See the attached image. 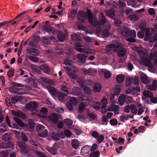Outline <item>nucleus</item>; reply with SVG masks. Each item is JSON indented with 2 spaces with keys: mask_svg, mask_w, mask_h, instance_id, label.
Listing matches in <instances>:
<instances>
[{
  "mask_svg": "<svg viewBox=\"0 0 157 157\" xmlns=\"http://www.w3.org/2000/svg\"><path fill=\"white\" fill-rule=\"evenodd\" d=\"M87 17L89 23L92 25H106L108 26L109 25L108 21L106 19L104 14L103 13H100L99 15V21H94V18H93V16L90 10H87Z\"/></svg>",
  "mask_w": 157,
  "mask_h": 157,
  "instance_id": "f257e3e1",
  "label": "nucleus"
},
{
  "mask_svg": "<svg viewBox=\"0 0 157 157\" xmlns=\"http://www.w3.org/2000/svg\"><path fill=\"white\" fill-rule=\"evenodd\" d=\"M105 50L108 51H110L112 50L115 52H117L118 56L119 57L124 56L126 53V50L123 48L122 44L120 42L116 44L111 43L106 46Z\"/></svg>",
  "mask_w": 157,
  "mask_h": 157,
  "instance_id": "f03ea898",
  "label": "nucleus"
},
{
  "mask_svg": "<svg viewBox=\"0 0 157 157\" xmlns=\"http://www.w3.org/2000/svg\"><path fill=\"white\" fill-rule=\"evenodd\" d=\"M124 33V36L127 41L132 43L136 42V33L134 30H129L127 27H124L122 28L121 32L122 34Z\"/></svg>",
  "mask_w": 157,
  "mask_h": 157,
  "instance_id": "7ed1b4c3",
  "label": "nucleus"
},
{
  "mask_svg": "<svg viewBox=\"0 0 157 157\" xmlns=\"http://www.w3.org/2000/svg\"><path fill=\"white\" fill-rule=\"evenodd\" d=\"M36 130L38 132L39 136L43 137H45L47 136L48 132L45 127L41 124L37 125L36 127Z\"/></svg>",
  "mask_w": 157,
  "mask_h": 157,
  "instance_id": "20e7f679",
  "label": "nucleus"
},
{
  "mask_svg": "<svg viewBox=\"0 0 157 157\" xmlns=\"http://www.w3.org/2000/svg\"><path fill=\"white\" fill-rule=\"evenodd\" d=\"M87 16L86 14L83 11H79L77 14V19L79 23H84Z\"/></svg>",
  "mask_w": 157,
  "mask_h": 157,
  "instance_id": "39448f33",
  "label": "nucleus"
},
{
  "mask_svg": "<svg viewBox=\"0 0 157 157\" xmlns=\"http://www.w3.org/2000/svg\"><path fill=\"white\" fill-rule=\"evenodd\" d=\"M139 74L141 75V81L145 84L148 83L149 81L148 80V77L146 75L141 71H139Z\"/></svg>",
  "mask_w": 157,
  "mask_h": 157,
  "instance_id": "423d86ee",
  "label": "nucleus"
},
{
  "mask_svg": "<svg viewBox=\"0 0 157 157\" xmlns=\"http://www.w3.org/2000/svg\"><path fill=\"white\" fill-rule=\"evenodd\" d=\"M38 105V104L36 102L32 101L27 104L25 107L29 109H34L37 107Z\"/></svg>",
  "mask_w": 157,
  "mask_h": 157,
  "instance_id": "0eeeda50",
  "label": "nucleus"
},
{
  "mask_svg": "<svg viewBox=\"0 0 157 157\" xmlns=\"http://www.w3.org/2000/svg\"><path fill=\"white\" fill-rule=\"evenodd\" d=\"M83 72L86 75H94L97 72V71L94 69L90 68L88 69H84Z\"/></svg>",
  "mask_w": 157,
  "mask_h": 157,
  "instance_id": "6e6552de",
  "label": "nucleus"
},
{
  "mask_svg": "<svg viewBox=\"0 0 157 157\" xmlns=\"http://www.w3.org/2000/svg\"><path fill=\"white\" fill-rule=\"evenodd\" d=\"M40 69L42 70L44 73L49 74L50 69L48 66L46 64H43L40 66Z\"/></svg>",
  "mask_w": 157,
  "mask_h": 157,
  "instance_id": "1a4fd4ad",
  "label": "nucleus"
},
{
  "mask_svg": "<svg viewBox=\"0 0 157 157\" xmlns=\"http://www.w3.org/2000/svg\"><path fill=\"white\" fill-rule=\"evenodd\" d=\"M18 146L22 149V151L24 153H27L28 151L27 149V145L24 142H19L18 143Z\"/></svg>",
  "mask_w": 157,
  "mask_h": 157,
  "instance_id": "9d476101",
  "label": "nucleus"
},
{
  "mask_svg": "<svg viewBox=\"0 0 157 157\" xmlns=\"http://www.w3.org/2000/svg\"><path fill=\"white\" fill-rule=\"evenodd\" d=\"M77 57L79 62L81 63V64H84L86 58V56L84 54H78Z\"/></svg>",
  "mask_w": 157,
  "mask_h": 157,
  "instance_id": "9b49d317",
  "label": "nucleus"
},
{
  "mask_svg": "<svg viewBox=\"0 0 157 157\" xmlns=\"http://www.w3.org/2000/svg\"><path fill=\"white\" fill-rule=\"evenodd\" d=\"M110 28V26L108 25L105 29H104L102 32V35L103 38H107L109 35V30Z\"/></svg>",
  "mask_w": 157,
  "mask_h": 157,
  "instance_id": "f8f14e48",
  "label": "nucleus"
},
{
  "mask_svg": "<svg viewBox=\"0 0 157 157\" xmlns=\"http://www.w3.org/2000/svg\"><path fill=\"white\" fill-rule=\"evenodd\" d=\"M80 86L83 88V90L85 94L90 95L92 92L91 89L89 87H87L84 84L82 83L80 84Z\"/></svg>",
  "mask_w": 157,
  "mask_h": 157,
  "instance_id": "ddd939ff",
  "label": "nucleus"
},
{
  "mask_svg": "<svg viewBox=\"0 0 157 157\" xmlns=\"http://www.w3.org/2000/svg\"><path fill=\"white\" fill-rule=\"evenodd\" d=\"M56 33L59 40L60 42H63L65 37L64 34L63 32H59L58 31H56Z\"/></svg>",
  "mask_w": 157,
  "mask_h": 157,
  "instance_id": "4468645a",
  "label": "nucleus"
},
{
  "mask_svg": "<svg viewBox=\"0 0 157 157\" xmlns=\"http://www.w3.org/2000/svg\"><path fill=\"white\" fill-rule=\"evenodd\" d=\"M11 112L13 115L15 116L18 117H21L23 118H24L25 117V115L23 113L19 111H16L13 110H12Z\"/></svg>",
  "mask_w": 157,
  "mask_h": 157,
  "instance_id": "2eb2a0df",
  "label": "nucleus"
},
{
  "mask_svg": "<svg viewBox=\"0 0 157 157\" xmlns=\"http://www.w3.org/2000/svg\"><path fill=\"white\" fill-rule=\"evenodd\" d=\"M71 145L73 148L75 149H77L79 146L80 143L77 139H75L71 141Z\"/></svg>",
  "mask_w": 157,
  "mask_h": 157,
  "instance_id": "dca6fc26",
  "label": "nucleus"
},
{
  "mask_svg": "<svg viewBox=\"0 0 157 157\" xmlns=\"http://www.w3.org/2000/svg\"><path fill=\"white\" fill-rule=\"evenodd\" d=\"M58 114L56 113H52L51 114V119L53 124H56L58 122Z\"/></svg>",
  "mask_w": 157,
  "mask_h": 157,
  "instance_id": "f3484780",
  "label": "nucleus"
},
{
  "mask_svg": "<svg viewBox=\"0 0 157 157\" xmlns=\"http://www.w3.org/2000/svg\"><path fill=\"white\" fill-rule=\"evenodd\" d=\"M48 91L53 96H55L58 94L57 89L51 86L48 88Z\"/></svg>",
  "mask_w": 157,
  "mask_h": 157,
  "instance_id": "a211bd4d",
  "label": "nucleus"
},
{
  "mask_svg": "<svg viewBox=\"0 0 157 157\" xmlns=\"http://www.w3.org/2000/svg\"><path fill=\"white\" fill-rule=\"evenodd\" d=\"M12 136V134L10 133H5L2 137V139L5 141H8L10 140Z\"/></svg>",
  "mask_w": 157,
  "mask_h": 157,
  "instance_id": "6ab92c4d",
  "label": "nucleus"
},
{
  "mask_svg": "<svg viewBox=\"0 0 157 157\" xmlns=\"http://www.w3.org/2000/svg\"><path fill=\"white\" fill-rule=\"evenodd\" d=\"M72 94L75 95H79L81 93V90L80 88L78 87H75L72 90Z\"/></svg>",
  "mask_w": 157,
  "mask_h": 157,
  "instance_id": "aec40b11",
  "label": "nucleus"
},
{
  "mask_svg": "<svg viewBox=\"0 0 157 157\" xmlns=\"http://www.w3.org/2000/svg\"><path fill=\"white\" fill-rule=\"evenodd\" d=\"M47 149L49 153L52 155H56L57 153V149L54 146L52 147H47Z\"/></svg>",
  "mask_w": 157,
  "mask_h": 157,
  "instance_id": "412c9836",
  "label": "nucleus"
},
{
  "mask_svg": "<svg viewBox=\"0 0 157 157\" xmlns=\"http://www.w3.org/2000/svg\"><path fill=\"white\" fill-rule=\"evenodd\" d=\"M126 98V95L124 94L120 95L118 98V101L120 105H122L124 103Z\"/></svg>",
  "mask_w": 157,
  "mask_h": 157,
  "instance_id": "4be33fe9",
  "label": "nucleus"
},
{
  "mask_svg": "<svg viewBox=\"0 0 157 157\" xmlns=\"http://www.w3.org/2000/svg\"><path fill=\"white\" fill-rule=\"evenodd\" d=\"M124 79V76L122 74L118 75L116 78L117 82L119 83H122L123 82Z\"/></svg>",
  "mask_w": 157,
  "mask_h": 157,
  "instance_id": "5701e85b",
  "label": "nucleus"
},
{
  "mask_svg": "<svg viewBox=\"0 0 157 157\" xmlns=\"http://www.w3.org/2000/svg\"><path fill=\"white\" fill-rule=\"evenodd\" d=\"M101 105V103L100 102L93 101L92 104V107L94 109L97 111L99 109Z\"/></svg>",
  "mask_w": 157,
  "mask_h": 157,
  "instance_id": "b1692460",
  "label": "nucleus"
},
{
  "mask_svg": "<svg viewBox=\"0 0 157 157\" xmlns=\"http://www.w3.org/2000/svg\"><path fill=\"white\" fill-rule=\"evenodd\" d=\"M143 94L145 98H151L153 96L152 93L148 90L144 91Z\"/></svg>",
  "mask_w": 157,
  "mask_h": 157,
  "instance_id": "393cba45",
  "label": "nucleus"
},
{
  "mask_svg": "<svg viewBox=\"0 0 157 157\" xmlns=\"http://www.w3.org/2000/svg\"><path fill=\"white\" fill-rule=\"evenodd\" d=\"M139 18L138 16L136 14H133L128 16V19L131 21H135Z\"/></svg>",
  "mask_w": 157,
  "mask_h": 157,
  "instance_id": "a878e982",
  "label": "nucleus"
},
{
  "mask_svg": "<svg viewBox=\"0 0 157 157\" xmlns=\"http://www.w3.org/2000/svg\"><path fill=\"white\" fill-rule=\"evenodd\" d=\"M13 119L15 121L19 126L21 127H23L25 126V124L20 119L15 117H14Z\"/></svg>",
  "mask_w": 157,
  "mask_h": 157,
  "instance_id": "bb28decb",
  "label": "nucleus"
},
{
  "mask_svg": "<svg viewBox=\"0 0 157 157\" xmlns=\"http://www.w3.org/2000/svg\"><path fill=\"white\" fill-rule=\"evenodd\" d=\"M51 137L53 140L56 141L58 140H59V137L58 133L53 132L51 133Z\"/></svg>",
  "mask_w": 157,
  "mask_h": 157,
  "instance_id": "cd10ccee",
  "label": "nucleus"
},
{
  "mask_svg": "<svg viewBox=\"0 0 157 157\" xmlns=\"http://www.w3.org/2000/svg\"><path fill=\"white\" fill-rule=\"evenodd\" d=\"M102 25H92L94 27H95L96 28V32L97 33L99 34L101 33H102V30L103 29L102 28L101 26Z\"/></svg>",
  "mask_w": 157,
  "mask_h": 157,
  "instance_id": "c85d7f7f",
  "label": "nucleus"
},
{
  "mask_svg": "<svg viewBox=\"0 0 157 157\" xmlns=\"http://www.w3.org/2000/svg\"><path fill=\"white\" fill-rule=\"evenodd\" d=\"M19 90V88L15 87L14 86H13L12 87H10L9 88V91L12 93H16Z\"/></svg>",
  "mask_w": 157,
  "mask_h": 157,
  "instance_id": "c756f323",
  "label": "nucleus"
},
{
  "mask_svg": "<svg viewBox=\"0 0 157 157\" xmlns=\"http://www.w3.org/2000/svg\"><path fill=\"white\" fill-rule=\"evenodd\" d=\"M101 89V85L99 83H96L93 87L94 90L95 92H98Z\"/></svg>",
  "mask_w": 157,
  "mask_h": 157,
  "instance_id": "7c9ffc66",
  "label": "nucleus"
},
{
  "mask_svg": "<svg viewBox=\"0 0 157 157\" xmlns=\"http://www.w3.org/2000/svg\"><path fill=\"white\" fill-rule=\"evenodd\" d=\"M104 12L107 16L110 17L113 16L114 14V11L110 10H105Z\"/></svg>",
  "mask_w": 157,
  "mask_h": 157,
  "instance_id": "2f4dec72",
  "label": "nucleus"
},
{
  "mask_svg": "<svg viewBox=\"0 0 157 157\" xmlns=\"http://www.w3.org/2000/svg\"><path fill=\"white\" fill-rule=\"evenodd\" d=\"M29 52L31 54H33L37 56L39 54V51L34 48H31L29 49Z\"/></svg>",
  "mask_w": 157,
  "mask_h": 157,
  "instance_id": "473e14b6",
  "label": "nucleus"
},
{
  "mask_svg": "<svg viewBox=\"0 0 157 157\" xmlns=\"http://www.w3.org/2000/svg\"><path fill=\"white\" fill-rule=\"evenodd\" d=\"M60 89L62 91L65 92V93H64L65 96H67L68 94H70L69 93V91L68 90L67 87L65 85H62L61 86Z\"/></svg>",
  "mask_w": 157,
  "mask_h": 157,
  "instance_id": "72a5a7b5",
  "label": "nucleus"
},
{
  "mask_svg": "<svg viewBox=\"0 0 157 157\" xmlns=\"http://www.w3.org/2000/svg\"><path fill=\"white\" fill-rule=\"evenodd\" d=\"M63 122L67 126H71L73 124L72 121L70 119H66L63 121Z\"/></svg>",
  "mask_w": 157,
  "mask_h": 157,
  "instance_id": "f704fd0d",
  "label": "nucleus"
},
{
  "mask_svg": "<svg viewBox=\"0 0 157 157\" xmlns=\"http://www.w3.org/2000/svg\"><path fill=\"white\" fill-rule=\"evenodd\" d=\"M71 38L72 40L75 41H79L80 39V36L75 33L71 35Z\"/></svg>",
  "mask_w": 157,
  "mask_h": 157,
  "instance_id": "c9c22d12",
  "label": "nucleus"
},
{
  "mask_svg": "<svg viewBox=\"0 0 157 157\" xmlns=\"http://www.w3.org/2000/svg\"><path fill=\"white\" fill-rule=\"evenodd\" d=\"M77 11L75 10H71L69 14L68 17L71 18H74L75 17L77 14Z\"/></svg>",
  "mask_w": 157,
  "mask_h": 157,
  "instance_id": "e433bc0d",
  "label": "nucleus"
},
{
  "mask_svg": "<svg viewBox=\"0 0 157 157\" xmlns=\"http://www.w3.org/2000/svg\"><path fill=\"white\" fill-rule=\"evenodd\" d=\"M68 102L70 103L73 105H76L78 103V101L76 98L73 97L71 98L70 101H68Z\"/></svg>",
  "mask_w": 157,
  "mask_h": 157,
  "instance_id": "4c0bfd02",
  "label": "nucleus"
},
{
  "mask_svg": "<svg viewBox=\"0 0 157 157\" xmlns=\"http://www.w3.org/2000/svg\"><path fill=\"white\" fill-rule=\"evenodd\" d=\"M88 145H86L83 146L81 150V153H83L84 154L88 153Z\"/></svg>",
  "mask_w": 157,
  "mask_h": 157,
  "instance_id": "58836bf2",
  "label": "nucleus"
},
{
  "mask_svg": "<svg viewBox=\"0 0 157 157\" xmlns=\"http://www.w3.org/2000/svg\"><path fill=\"white\" fill-rule=\"evenodd\" d=\"M46 31L49 34H50L52 33L53 35H55V34L56 33V31L55 29L51 27H50L49 28H46Z\"/></svg>",
  "mask_w": 157,
  "mask_h": 157,
  "instance_id": "ea45409f",
  "label": "nucleus"
},
{
  "mask_svg": "<svg viewBox=\"0 0 157 157\" xmlns=\"http://www.w3.org/2000/svg\"><path fill=\"white\" fill-rule=\"evenodd\" d=\"M42 40L43 43L46 45L49 44L51 43V40L47 38L46 36L43 37Z\"/></svg>",
  "mask_w": 157,
  "mask_h": 157,
  "instance_id": "a19ab883",
  "label": "nucleus"
},
{
  "mask_svg": "<svg viewBox=\"0 0 157 157\" xmlns=\"http://www.w3.org/2000/svg\"><path fill=\"white\" fill-rule=\"evenodd\" d=\"M136 105L134 104L131 105V110L132 113L134 114H136L137 112V109L136 108Z\"/></svg>",
  "mask_w": 157,
  "mask_h": 157,
  "instance_id": "79ce46f5",
  "label": "nucleus"
},
{
  "mask_svg": "<svg viewBox=\"0 0 157 157\" xmlns=\"http://www.w3.org/2000/svg\"><path fill=\"white\" fill-rule=\"evenodd\" d=\"M85 107V104L83 103H81L79 105L78 112L79 113H82Z\"/></svg>",
  "mask_w": 157,
  "mask_h": 157,
  "instance_id": "37998d69",
  "label": "nucleus"
},
{
  "mask_svg": "<svg viewBox=\"0 0 157 157\" xmlns=\"http://www.w3.org/2000/svg\"><path fill=\"white\" fill-rule=\"evenodd\" d=\"M100 152L97 151L90 153V157H99Z\"/></svg>",
  "mask_w": 157,
  "mask_h": 157,
  "instance_id": "c03bdc74",
  "label": "nucleus"
},
{
  "mask_svg": "<svg viewBox=\"0 0 157 157\" xmlns=\"http://www.w3.org/2000/svg\"><path fill=\"white\" fill-rule=\"evenodd\" d=\"M101 103L102 104L101 108L103 109L106 107L105 105L108 103L106 98H103L101 101Z\"/></svg>",
  "mask_w": 157,
  "mask_h": 157,
  "instance_id": "a18cd8bd",
  "label": "nucleus"
},
{
  "mask_svg": "<svg viewBox=\"0 0 157 157\" xmlns=\"http://www.w3.org/2000/svg\"><path fill=\"white\" fill-rule=\"evenodd\" d=\"M14 74V70L11 68L7 72V76L10 78L12 77Z\"/></svg>",
  "mask_w": 157,
  "mask_h": 157,
  "instance_id": "49530a36",
  "label": "nucleus"
},
{
  "mask_svg": "<svg viewBox=\"0 0 157 157\" xmlns=\"http://www.w3.org/2000/svg\"><path fill=\"white\" fill-rule=\"evenodd\" d=\"M28 123L30 128H33L35 127V123L34 121L31 119L28 120Z\"/></svg>",
  "mask_w": 157,
  "mask_h": 157,
  "instance_id": "de8ad7c7",
  "label": "nucleus"
},
{
  "mask_svg": "<svg viewBox=\"0 0 157 157\" xmlns=\"http://www.w3.org/2000/svg\"><path fill=\"white\" fill-rule=\"evenodd\" d=\"M110 123L111 125L113 126H115L117 125L118 124L117 119L116 118H113L111 119L110 120Z\"/></svg>",
  "mask_w": 157,
  "mask_h": 157,
  "instance_id": "09e8293b",
  "label": "nucleus"
},
{
  "mask_svg": "<svg viewBox=\"0 0 157 157\" xmlns=\"http://www.w3.org/2000/svg\"><path fill=\"white\" fill-rule=\"evenodd\" d=\"M111 108L112 110L117 112L118 111L119 109V106L118 105H116L113 104H112L111 105Z\"/></svg>",
  "mask_w": 157,
  "mask_h": 157,
  "instance_id": "8fccbe9b",
  "label": "nucleus"
},
{
  "mask_svg": "<svg viewBox=\"0 0 157 157\" xmlns=\"http://www.w3.org/2000/svg\"><path fill=\"white\" fill-rule=\"evenodd\" d=\"M14 143L12 142L9 141L7 142V148H10L13 149L14 147Z\"/></svg>",
  "mask_w": 157,
  "mask_h": 157,
  "instance_id": "3c124183",
  "label": "nucleus"
},
{
  "mask_svg": "<svg viewBox=\"0 0 157 157\" xmlns=\"http://www.w3.org/2000/svg\"><path fill=\"white\" fill-rule=\"evenodd\" d=\"M66 105L67 109L69 111H72L73 110V105H73L68 102L67 103Z\"/></svg>",
  "mask_w": 157,
  "mask_h": 157,
  "instance_id": "603ef678",
  "label": "nucleus"
},
{
  "mask_svg": "<svg viewBox=\"0 0 157 157\" xmlns=\"http://www.w3.org/2000/svg\"><path fill=\"white\" fill-rule=\"evenodd\" d=\"M21 139L22 141L24 142L27 141L28 139L25 133L22 132L21 134Z\"/></svg>",
  "mask_w": 157,
  "mask_h": 157,
  "instance_id": "864d4df0",
  "label": "nucleus"
},
{
  "mask_svg": "<svg viewBox=\"0 0 157 157\" xmlns=\"http://www.w3.org/2000/svg\"><path fill=\"white\" fill-rule=\"evenodd\" d=\"M41 79L43 81L45 82L46 83L50 85H53V82L50 79H47V78L42 77Z\"/></svg>",
  "mask_w": 157,
  "mask_h": 157,
  "instance_id": "5fc2aeb1",
  "label": "nucleus"
},
{
  "mask_svg": "<svg viewBox=\"0 0 157 157\" xmlns=\"http://www.w3.org/2000/svg\"><path fill=\"white\" fill-rule=\"evenodd\" d=\"M98 138V141L99 143H101L104 139V136L103 135H99Z\"/></svg>",
  "mask_w": 157,
  "mask_h": 157,
  "instance_id": "6e6d98bb",
  "label": "nucleus"
},
{
  "mask_svg": "<svg viewBox=\"0 0 157 157\" xmlns=\"http://www.w3.org/2000/svg\"><path fill=\"white\" fill-rule=\"evenodd\" d=\"M102 121L103 123L104 124H105V125L107 124V121H108V118L106 115H104L102 117Z\"/></svg>",
  "mask_w": 157,
  "mask_h": 157,
  "instance_id": "4d7b16f0",
  "label": "nucleus"
},
{
  "mask_svg": "<svg viewBox=\"0 0 157 157\" xmlns=\"http://www.w3.org/2000/svg\"><path fill=\"white\" fill-rule=\"evenodd\" d=\"M124 139L122 137H119L118 138V140L116 142L118 144L120 145H123L124 143Z\"/></svg>",
  "mask_w": 157,
  "mask_h": 157,
  "instance_id": "13d9d810",
  "label": "nucleus"
},
{
  "mask_svg": "<svg viewBox=\"0 0 157 157\" xmlns=\"http://www.w3.org/2000/svg\"><path fill=\"white\" fill-rule=\"evenodd\" d=\"M111 75V73L109 71H105L104 74L105 77L106 78H109Z\"/></svg>",
  "mask_w": 157,
  "mask_h": 157,
  "instance_id": "bf43d9fd",
  "label": "nucleus"
},
{
  "mask_svg": "<svg viewBox=\"0 0 157 157\" xmlns=\"http://www.w3.org/2000/svg\"><path fill=\"white\" fill-rule=\"evenodd\" d=\"M66 136L69 137L71 136L72 134L71 131L68 129H66L64 131Z\"/></svg>",
  "mask_w": 157,
  "mask_h": 157,
  "instance_id": "052dcab7",
  "label": "nucleus"
},
{
  "mask_svg": "<svg viewBox=\"0 0 157 157\" xmlns=\"http://www.w3.org/2000/svg\"><path fill=\"white\" fill-rule=\"evenodd\" d=\"M148 12L150 15H153L155 14V10L154 8H150L148 9Z\"/></svg>",
  "mask_w": 157,
  "mask_h": 157,
  "instance_id": "680f3d73",
  "label": "nucleus"
},
{
  "mask_svg": "<svg viewBox=\"0 0 157 157\" xmlns=\"http://www.w3.org/2000/svg\"><path fill=\"white\" fill-rule=\"evenodd\" d=\"M150 30L149 28H148L146 29L145 31V36H146L151 37V35L150 33Z\"/></svg>",
  "mask_w": 157,
  "mask_h": 157,
  "instance_id": "e2e57ef3",
  "label": "nucleus"
},
{
  "mask_svg": "<svg viewBox=\"0 0 157 157\" xmlns=\"http://www.w3.org/2000/svg\"><path fill=\"white\" fill-rule=\"evenodd\" d=\"M36 154L38 157H47V156L43 153L37 151L36 152Z\"/></svg>",
  "mask_w": 157,
  "mask_h": 157,
  "instance_id": "0e129e2a",
  "label": "nucleus"
},
{
  "mask_svg": "<svg viewBox=\"0 0 157 157\" xmlns=\"http://www.w3.org/2000/svg\"><path fill=\"white\" fill-rule=\"evenodd\" d=\"M126 96L125 100L127 103H128L132 102V97L127 95H126Z\"/></svg>",
  "mask_w": 157,
  "mask_h": 157,
  "instance_id": "69168bd1",
  "label": "nucleus"
},
{
  "mask_svg": "<svg viewBox=\"0 0 157 157\" xmlns=\"http://www.w3.org/2000/svg\"><path fill=\"white\" fill-rule=\"evenodd\" d=\"M91 135L95 138H97L99 135L98 132L96 131H93Z\"/></svg>",
  "mask_w": 157,
  "mask_h": 157,
  "instance_id": "338daca9",
  "label": "nucleus"
},
{
  "mask_svg": "<svg viewBox=\"0 0 157 157\" xmlns=\"http://www.w3.org/2000/svg\"><path fill=\"white\" fill-rule=\"evenodd\" d=\"M137 36L139 38L141 39L144 36V35L143 32L139 31L137 33Z\"/></svg>",
  "mask_w": 157,
  "mask_h": 157,
  "instance_id": "774afa93",
  "label": "nucleus"
}]
</instances>
